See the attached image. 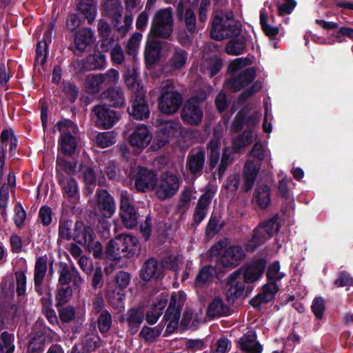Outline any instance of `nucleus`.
<instances>
[{"instance_id": "f257e3e1", "label": "nucleus", "mask_w": 353, "mask_h": 353, "mask_svg": "<svg viewBox=\"0 0 353 353\" xmlns=\"http://www.w3.org/2000/svg\"><path fill=\"white\" fill-rule=\"evenodd\" d=\"M251 64L250 59L241 57L233 60L228 66L230 73L239 74L228 79L225 82V87L233 92L245 88L240 96L241 100H245L261 88L260 82L256 81L252 84L256 76V70L253 67H249Z\"/></svg>"}, {"instance_id": "cd10ccee", "label": "nucleus", "mask_w": 353, "mask_h": 353, "mask_svg": "<svg viewBox=\"0 0 353 353\" xmlns=\"http://www.w3.org/2000/svg\"><path fill=\"white\" fill-rule=\"evenodd\" d=\"M256 334L254 331H248L239 341L241 349L248 353H261V345L256 341Z\"/></svg>"}, {"instance_id": "3c124183", "label": "nucleus", "mask_w": 353, "mask_h": 353, "mask_svg": "<svg viewBox=\"0 0 353 353\" xmlns=\"http://www.w3.org/2000/svg\"><path fill=\"white\" fill-rule=\"evenodd\" d=\"M76 165H73L71 162L67 161L63 158L58 157L57 160V170L59 176L60 174L68 175L75 172Z\"/></svg>"}, {"instance_id": "20e7f679", "label": "nucleus", "mask_w": 353, "mask_h": 353, "mask_svg": "<svg viewBox=\"0 0 353 353\" xmlns=\"http://www.w3.org/2000/svg\"><path fill=\"white\" fill-rule=\"evenodd\" d=\"M139 251L140 244L135 236L121 234L109 241L106 255L111 260H117L121 257H132L138 254Z\"/></svg>"}, {"instance_id": "1a4fd4ad", "label": "nucleus", "mask_w": 353, "mask_h": 353, "mask_svg": "<svg viewBox=\"0 0 353 353\" xmlns=\"http://www.w3.org/2000/svg\"><path fill=\"white\" fill-rule=\"evenodd\" d=\"M182 181L179 175L167 172L160 176L156 187V195L161 200L168 199L179 191Z\"/></svg>"}, {"instance_id": "338daca9", "label": "nucleus", "mask_w": 353, "mask_h": 353, "mask_svg": "<svg viewBox=\"0 0 353 353\" xmlns=\"http://www.w3.org/2000/svg\"><path fill=\"white\" fill-rule=\"evenodd\" d=\"M72 221H61L59 229V234L61 239L70 240L72 238Z\"/></svg>"}, {"instance_id": "ea45409f", "label": "nucleus", "mask_w": 353, "mask_h": 353, "mask_svg": "<svg viewBox=\"0 0 353 353\" xmlns=\"http://www.w3.org/2000/svg\"><path fill=\"white\" fill-rule=\"evenodd\" d=\"M254 199L261 208H266L270 203V188L266 185L258 186L255 190Z\"/></svg>"}, {"instance_id": "7ed1b4c3", "label": "nucleus", "mask_w": 353, "mask_h": 353, "mask_svg": "<svg viewBox=\"0 0 353 353\" xmlns=\"http://www.w3.org/2000/svg\"><path fill=\"white\" fill-rule=\"evenodd\" d=\"M248 156L257 159L259 162L253 159H248L244 165V185L243 188L245 191H248L252 188L257 174L261 169L262 161L265 162L268 169L273 167L270 150L260 142L254 145L252 150L248 153Z\"/></svg>"}, {"instance_id": "b1692460", "label": "nucleus", "mask_w": 353, "mask_h": 353, "mask_svg": "<svg viewBox=\"0 0 353 353\" xmlns=\"http://www.w3.org/2000/svg\"><path fill=\"white\" fill-rule=\"evenodd\" d=\"M188 61V53L182 49H176L169 62L164 66L163 70L165 74H171L175 70L183 68Z\"/></svg>"}, {"instance_id": "8fccbe9b", "label": "nucleus", "mask_w": 353, "mask_h": 353, "mask_svg": "<svg viewBox=\"0 0 353 353\" xmlns=\"http://www.w3.org/2000/svg\"><path fill=\"white\" fill-rule=\"evenodd\" d=\"M77 274L74 268L70 269L66 264L61 265L59 270V283L61 285H68L72 281V276Z\"/></svg>"}, {"instance_id": "72a5a7b5", "label": "nucleus", "mask_w": 353, "mask_h": 353, "mask_svg": "<svg viewBox=\"0 0 353 353\" xmlns=\"http://www.w3.org/2000/svg\"><path fill=\"white\" fill-rule=\"evenodd\" d=\"M106 59L104 54L97 52L88 56L83 62V68L85 70L101 69L105 67Z\"/></svg>"}, {"instance_id": "4be33fe9", "label": "nucleus", "mask_w": 353, "mask_h": 353, "mask_svg": "<svg viewBox=\"0 0 353 353\" xmlns=\"http://www.w3.org/2000/svg\"><path fill=\"white\" fill-rule=\"evenodd\" d=\"M128 113L137 119H147L150 114L148 105L145 100V94H138L133 100L132 106L128 108Z\"/></svg>"}, {"instance_id": "0eeeda50", "label": "nucleus", "mask_w": 353, "mask_h": 353, "mask_svg": "<svg viewBox=\"0 0 353 353\" xmlns=\"http://www.w3.org/2000/svg\"><path fill=\"white\" fill-rule=\"evenodd\" d=\"M186 299L183 292L179 291L172 294L169 306L164 315L166 321L165 332L173 333L178 327L181 314V308Z\"/></svg>"}, {"instance_id": "5701e85b", "label": "nucleus", "mask_w": 353, "mask_h": 353, "mask_svg": "<svg viewBox=\"0 0 353 353\" xmlns=\"http://www.w3.org/2000/svg\"><path fill=\"white\" fill-rule=\"evenodd\" d=\"M145 314L143 308H132L129 310L125 318L122 319L128 325V332L132 334L137 333L144 319Z\"/></svg>"}, {"instance_id": "e433bc0d", "label": "nucleus", "mask_w": 353, "mask_h": 353, "mask_svg": "<svg viewBox=\"0 0 353 353\" xmlns=\"http://www.w3.org/2000/svg\"><path fill=\"white\" fill-rule=\"evenodd\" d=\"M179 16L183 19L189 32H194L195 30L196 17L193 10L190 8H185L181 3L177 7Z\"/></svg>"}, {"instance_id": "39448f33", "label": "nucleus", "mask_w": 353, "mask_h": 353, "mask_svg": "<svg viewBox=\"0 0 353 353\" xmlns=\"http://www.w3.org/2000/svg\"><path fill=\"white\" fill-rule=\"evenodd\" d=\"M161 94L159 99L160 110L167 114L176 112L183 102L180 93L174 90L172 81L168 79L161 85Z\"/></svg>"}, {"instance_id": "4d7b16f0", "label": "nucleus", "mask_w": 353, "mask_h": 353, "mask_svg": "<svg viewBox=\"0 0 353 353\" xmlns=\"http://www.w3.org/2000/svg\"><path fill=\"white\" fill-rule=\"evenodd\" d=\"M216 273L215 269L212 266H206L201 269L196 278V283L203 284L212 279Z\"/></svg>"}, {"instance_id": "c85d7f7f", "label": "nucleus", "mask_w": 353, "mask_h": 353, "mask_svg": "<svg viewBox=\"0 0 353 353\" xmlns=\"http://www.w3.org/2000/svg\"><path fill=\"white\" fill-rule=\"evenodd\" d=\"M261 114L256 111L245 117L243 112H240L236 116L233 125L235 130H240L244 126L251 127L258 123Z\"/></svg>"}, {"instance_id": "6e6552de", "label": "nucleus", "mask_w": 353, "mask_h": 353, "mask_svg": "<svg viewBox=\"0 0 353 353\" xmlns=\"http://www.w3.org/2000/svg\"><path fill=\"white\" fill-rule=\"evenodd\" d=\"M173 31V19L170 8L158 10L152 21L150 34L154 37L168 38Z\"/></svg>"}, {"instance_id": "bf43d9fd", "label": "nucleus", "mask_w": 353, "mask_h": 353, "mask_svg": "<svg viewBox=\"0 0 353 353\" xmlns=\"http://www.w3.org/2000/svg\"><path fill=\"white\" fill-rule=\"evenodd\" d=\"M93 232L91 228L90 227H83V230L81 232H79L74 236V240L80 244H83L84 245L92 241Z\"/></svg>"}, {"instance_id": "13d9d810", "label": "nucleus", "mask_w": 353, "mask_h": 353, "mask_svg": "<svg viewBox=\"0 0 353 353\" xmlns=\"http://www.w3.org/2000/svg\"><path fill=\"white\" fill-rule=\"evenodd\" d=\"M83 180L87 185L86 194H89L93 192L94 186L95 185L96 177L93 170L90 168H87L83 173Z\"/></svg>"}, {"instance_id": "864d4df0", "label": "nucleus", "mask_w": 353, "mask_h": 353, "mask_svg": "<svg viewBox=\"0 0 353 353\" xmlns=\"http://www.w3.org/2000/svg\"><path fill=\"white\" fill-rule=\"evenodd\" d=\"M72 290L70 287L59 288L56 294L57 305H63L68 303L72 298Z\"/></svg>"}, {"instance_id": "2eb2a0df", "label": "nucleus", "mask_w": 353, "mask_h": 353, "mask_svg": "<svg viewBox=\"0 0 353 353\" xmlns=\"http://www.w3.org/2000/svg\"><path fill=\"white\" fill-rule=\"evenodd\" d=\"M97 117L96 124L103 129H110L119 120V114L105 104H99L94 108Z\"/></svg>"}, {"instance_id": "f3484780", "label": "nucleus", "mask_w": 353, "mask_h": 353, "mask_svg": "<svg viewBox=\"0 0 353 353\" xmlns=\"http://www.w3.org/2000/svg\"><path fill=\"white\" fill-rule=\"evenodd\" d=\"M237 270L232 273L228 279L227 296L229 301L243 296L246 292L247 283L244 277Z\"/></svg>"}, {"instance_id": "5fc2aeb1", "label": "nucleus", "mask_w": 353, "mask_h": 353, "mask_svg": "<svg viewBox=\"0 0 353 353\" xmlns=\"http://www.w3.org/2000/svg\"><path fill=\"white\" fill-rule=\"evenodd\" d=\"M281 267L278 261L274 262L268 268L267 277L270 282H274L283 279L285 274L280 271Z\"/></svg>"}, {"instance_id": "9d476101", "label": "nucleus", "mask_w": 353, "mask_h": 353, "mask_svg": "<svg viewBox=\"0 0 353 353\" xmlns=\"http://www.w3.org/2000/svg\"><path fill=\"white\" fill-rule=\"evenodd\" d=\"M253 141L252 134H239L234 140L233 148H225L223 152L221 162L218 168L219 177L221 178L225 173L228 166L234 159V153L248 145Z\"/></svg>"}, {"instance_id": "052dcab7", "label": "nucleus", "mask_w": 353, "mask_h": 353, "mask_svg": "<svg viewBox=\"0 0 353 353\" xmlns=\"http://www.w3.org/2000/svg\"><path fill=\"white\" fill-rule=\"evenodd\" d=\"M94 139L97 144L101 148L108 147L116 142L113 134H97Z\"/></svg>"}, {"instance_id": "49530a36", "label": "nucleus", "mask_w": 353, "mask_h": 353, "mask_svg": "<svg viewBox=\"0 0 353 353\" xmlns=\"http://www.w3.org/2000/svg\"><path fill=\"white\" fill-rule=\"evenodd\" d=\"M79 10L88 19L89 23H92L94 21L97 10L91 1H81L79 5Z\"/></svg>"}, {"instance_id": "423d86ee", "label": "nucleus", "mask_w": 353, "mask_h": 353, "mask_svg": "<svg viewBox=\"0 0 353 353\" xmlns=\"http://www.w3.org/2000/svg\"><path fill=\"white\" fill-rule=\"evenodd\" d=\"M227 245L226 241H220L211 248L212 255H220V261L224 267L234 268L245 256V252L239 245H233L225 249L223 254L221 251Z\"/></svg>"}, {"instance_id": "2f4dec72", "label": "nucleus", "mask_w": 353, "mask_h": 353, "mask_svg": "<svg viewBox=\"0 0 353 353\" xmlns=\"http://www.w3.org/2000/svg\"><path fill=\"white\" fill-rule=\"evenodd\" d=\"M124 81L128 88L132 92L136 94V96L141 94V93L143 95L145 94V92L143 87L138 80V72L136 69L133 68L132 70H128L125 74Z\"/></svg>"}, {"instance_id": "6ab92c4d", "label": "nucleus", "mask_w": 353, "mask_h": 353, "mask_svg": "<svg viewBox=\"0 0 353 353\" xmlns=\"http://www.w3.org/2000/svg\"><path fill=\"white\" fill-rule=\"evenodd\" d=\"M265 268L264 260H257L248 264H245L237 270L244 277L247 283L258 281L263 275Z\"/></svg>"}, {"instance_id": "4468645a", "label": "nucleus", "mask_w": 353, "mask_h": 353, "mask_svg": "<svg viewBox=\"0 0 353 353\" xmlns=\"http://www.w3.org/2000/svg\"><path fill=\"white\" fill-rule=\"evenodd\" d=\"M278 230L279 223L276 219H270L259 225L255 229L252 239L246 243L247 250L253 251L272 237Z\"/></svg>"}, {"instance_id": "f03ea898", "label": "nucleus", "mask_w": 353, "mask_h": 353, "mask_svg": "<svg viewBox=\"0 0 353 353\" xmlns=\"http://www.w3.org/2000/svg\"><path fill=\"white\" fill-rule=\"evenodd\" d=\"M240 28L237 22L230 14L225 17L215 16L212 23L210 36L215 40H222L236 36L225 47L226 52L231 55H238L243 52L245 48V39L239 36Z\"/></svg>"}, {"instance_id": "603ef678", "label": "nucleus", "mask_w": 353, "mask_h": 353, "mask_svg": "<svg viewBox=\"0 0 353 353\" xmlns=\"http://www.w3.org/2000/svg\"><path fill=\"white\" fill-rule=\"evenodd\" d=\"M45 344V337L42 334H38L32 337L28 344V352L32 353H41Z\"/></svg>"}, {"instance_id": "ddd939ff", "label": "nucleus", "mask_w": 353, "mask_h": 353, "mask_svg": "<svg viewBox=\"0 0 353 353\" xmlns=\"http://www.w3.org/2000/svg\"><path fill=\"white\" fill-rule=\"evenodd\" d=\"M179 258L170 257L164 260L163 264H159L154 259H148L141 270V276L145 281L158 278L162 272V267L176 270L179 267Z\"/></svg>"}, {"instance_id": "473e14b6", "label": "nucleus", "mask_w": 353, "mask_h": 353, "mask_svg": "<svg viewBox=\"0 0 353 353\" xmlns=\"http://www.w3.org/2000/svg\"><path fill=\"white\" fill-rule=\"evenodd\" d=\"M207 315L210 317L221 316L229 314V307L219 297L214 298L210 303Z\"/></svg>"}, {"instance_id": "9b49d317", "label": "nucleus", "mask_w": 353, "mask_h": 353, "mask_svg": "<svg viewBox=\"0 0 353 353\" xmlns=\"http://www.w3.org/2000/svg\"><path fill=\"white\" fill-rule=\"evenodd\" d=\"M105 9L108 15L112 18L114 27L123 34L130 29L133 21L131 15L122 17V6L119 0H108L105 3Z\"/></svg>"}, {"instance_id": "09e8293b", "label": "nucleus", "mask_w": 353, "mask_h": 353, "mask_svg": "<svg viewBox=\"0 0 353 353\" xmlns=\"http://www.w3.org/2000/svg\"><path fill=\"white\" fill-rule=\"evenodd\" d=\"M54 131L60 132H77L79 128L77 125L72 121L63 119L59 121L54 127Z\"/></svg>"}, {"instance_id": "a878e982", "label": "nucleus", "mask_w": 353, "mask_h": 353, "mask_svg": "<svg viewBox=\"0 0 353 353\" xmlns=\"http://www.w3.org/2000/svg\"><path fill=\"white\" fill-rule=\"evenodd\" d=\"M58 177L63 196L70 199H77L79 196V187L76 180L63 174H60Z\"/></svg>"}, {"instance_id": "bb28decb", "label": "nucleus", "mask_w": 353, "mask_h": 353, "mask_svg": "<svg viewBox=\"0 0 353 353\" xmlns=\"http://www.w3.org/2000/svg\"><path fill=\"white\" fill-rule=\"evenodd\" d=\"M278 286L274 282H269L263 286V291L251 300V304L258 307L262 303H266L274 299L278 291Z\"/></svg>"}, {"instance_id": "412c9836", "label": "nucleus", "mask_w": 353, "mask_h": 353, "mask_svg": "<svg viewBox=\"0 0 353 353\" xmlns=\"http://www.w3.org/2000/svg\"><path fill=\"white\" fill-rule=\"evenodd\" d=\"M99 212L104 217H111L116 210V205L112 197L105 190L97 192Z\"/></svg>"}, {"instance_id": "f704fd0d", "label": "nucleus", "mask_w": 353, "mask_h": 353, "mask_svg": "<svg viewBox=\"0 0 353 353\" xmlns=\"http://www.w3.org/2000/svg\"><path fill=\"white\" fill-rule=\"evenodd\" d=\"M93 42V33L90 29L85 28L78 31L75 37V45L78 50H83Z\"/></svg>"}, {"instance_id": "393cba45", "label": "nucleus", "mask_w": 353, "mask_h": 353, "mask_svg": "<svg viewBox=\"0 0 353 353\" xmlns=\"http://www.w3.org/2000/svg\"><path fill=\"white\" fill-rule=\"evenodd\" d=\"M205 163V152L203 150L190 152L188 156L186 166L190 173L195 176L203 173Z\"/></svg>"}, {"instance_id": "a19ab883", "label": "nucleus", "mask_w": 353, "mask_h": 353, "mask_svg": "<svg viewBox=\"0 0 353 353\" xmlns=\"http://www.w3.org/2000/svg\"><path fill=\"white\" fill-rule=\"evenodd\" d=\"M86 89L92 94L97 93L103 88L102 74H89L85 81Z\"/></svg>"}, {"instance_id": "c756f323", "label": "nucleus", "mask_w": 353, "mask_h": 353, "mask_svg": "<svg viewBox=\"0 0 353 353\" xmlns=\"http://www.w3.org/2000/svg\"><path fill=\"white\" fill-rule=\"evenodd\" d=\"M47 271V258L40 256L37 259L34 268V285L36 291L42 294L41 284Z\"/></svg>"}, {"instance_id": "a18cd8bd", "label": "nucleus", "mask_w": 353, "mask_h": 353, "mask_svg": "<svg viewBox=\"0 0 353 353\" xmlns=\"http://www.w3.org/2000/svg\"><path fill=\"white\" fill-rule=\"evenodd\" d=\"M151 139V134H131L129 137L130 145L138 150H141L146 147Z\"/></svg>"}, {"instance_id": "6e6d98bb", "label": "nucleus", "mask_w": 353, "mask_h": 353, "mask_svg": "<svg viewBox=\"0 0 353 353\" xmlns=\"http://www.w3.org/2000/svg\"><path fill=\"white\" fill-rule=\"evenodd\" d=\"M13 137V134H1V146L0 147V179L3 176V170L5 161L4 150L7 148L8 143L10 141V138Z\"/></svg>"}, {"instance_id": "c9c22d12", "label": "nucleus", "mask_w": 353, "mask_h": 353, "mask_svg": "<svg viewBox=\"0 0 353 353\" xmlns=\"http://www.w3.org/2000/svg\"><path fill=\"white\" fill-rule=\"evenodd\" d=\"M77 137L72 134H61L59 139V145L62 152L65 154H72L77 147Z\"/></svg>"}, {"instance_id": "79ce46f5", "label": "nucleus", "mask_w": 353, "mask_h": 353, "mask_svg": "<svg viewBox=\"0 0 353 353\" xmlns=\"http://www.w3.org/2000/svg\"><path fill=\"white\" fill-rule=\"evenodd\" d=\"M14 341V334L6 331L2 332L0 339V353H13L15 349Z\"/></svg>"}, {"instance_id": "680f3d73", "label": "nucleus", "mask_w": 353, "mask_h": 353, "mask_svg": "<svg viewBox=\"0 0 353 353\" xmlns=\"http://www.w3.org/2000/svg\"><path fill=\"white\" fill-rule=\"evenodd\" d=\"M112 325V317L107 311L103 312L98 319L99 329L102 332H107Z\"/></svg>"}, {"instance_id": "4c0bfd02", "label": "nucleus", "mask_w": 353, "mask_h": 353, "mask_svg": "<svg viewBox=\"0 0 353 353\" xmlns=\"http://www.w3.org/2000/svg\"><path fill=\"white\" fill-rule=\"evenodd\" d=\"M104 97L109 100L112 106L121 107L125 104L124 94L119 87L108 89L104 93Z\"/></svg>"}, {"instance_id": "aec40b11", "label": "nucleus", "mask_w": 353, "mask_h": 353, "mask_svg": "<svg viewBox=\"0 0 353 353\" xmlns=\"http://www.w3.org/2000/svg\"><path fill=\"white\" fill-rule=\"evenodd\" d=\"M157 184V176L147 168H140L135 180V187L139 192H146L154 190Z\"/></svg>"}, {"instance_id": "a211bd4d", "label": "nucleus", "mask_w": 353, "mask_h": 353, "mask_svg": "<svg viewBox=\"0 0 353 353\" xmlns=\"http://www.w3.org/2000/svg\"><path fill=\"white\" fill-rule=\"evenodd\" d=\"M181 117L190 125H198L202 121L203 113L195 98L190 99L185 104Z\"/></svg>"}, {"instance_id": "c03bdc74", "label": "nucleus", "mask_w": 353, "mask_h": 353, "mask_svg": "<svg viewBox=\"0 0 353 353\" xmlns=\"http://www.w3.org/2000/svg\"><path fill=\"white\" fill-rule=\"evenodd\" d=\"M221 67V61L217 57H213L210 60H205L202 63L201 69L204 73H208L210 77H213L219 72Z\"/></svg>"}, {"instance_id": "0e129e2a", "label": "nucleus", "mask_w": 353, "mask_h": 353, "mask_svg": "<svg viewBox=\"0 0 353 353\" xmlns=\"http://www.w3.org/2000/svg\"><path fill=\"white\" fill-rule=\"evenodd\" d=\"M142 34L139 32H136L132 35L127 45L128 54L132 56H135L137 54Z\"/></svg>"}, {"instance_id": "de8ad7c7", "label": "nucleus", "mask_w": 353, "mask_h": 353, "mask_svg": "<svg viewBox=\"0 0 353 353\" xmlns=\"http://www.w3.org/2000/svg\"><path fill=\"white\" fill-rule=\"evenodd\" d=\"M163 327L159 325L154 327L145 326L140 332V336L148 342L154 341L159 337L162 332Z\"/></svg>"}, {"instance_id": "f8f14e48", "label": "nucleus", "mask_w": 353, "mask_h": 353, "mask_svg": "<svg viewBox=\"0 0 353 353\" xmlns=\"http://www.w3.org/2000/svg\"><path fill=\"white\" fill-rule=\"evenodd\" d=\"M105 9L108 15L112 18L114 27L123 34L130 29L133 21L131 15L122 17V6L119 0H108L105 3Z\"/></svg>"}, {"instance_id": "dca6fc26", "label": "nucleus", "mask_w": 353, "mask_h": 353, "mask_svg": "<svg viewBox=\"0 0 353 353\" xmlns=\"http://www.w3.org/2000/svg\"><path fill=\"white\" fill-rule=\"evenodd\" d=\"M120 216L126 228H132L138 223V214L127 192L121 193Z\"/></svg>"}, {"instance_id": "69168bd1", "label": "nucleus", "mask_w": 353, "mask_h": 353, "mask_svg": "<svg viewBox=\"0 0 353 353\" xmlns=\"http://www.w3.org/2000/svg\"><path fill=\"white\" fill-rule=\"evenodd\" d=\"M119 74L117 70L110 69L106 73L102 74L104 87L116 84L119 80Z\"/></svg>"}, {"instance_id": "e2e57ef3", "label": "nucleus", "mask_w": 353, "mask_h": 353, "mask_svg": "<svg viewBox=\"0 0 353 353\" xmlns=\"http://www.w3.org/2000/svg\"><path fill=\"white\" fill-rule=\"evenodd\" d=\"M47 58V43L46 41H39L36 50V62L37 64L43 65Z\"/></svg>"}, {"instance_id": "774afa93", "label": "nucleus", "mask_w": 353, "mask_h": 353, "mask_svg": "<svg viewBox=\"0 0 353 353\" xmlns=\"http://www.w3.org/2000/svg\"><path fill=\"white\" fill-rule=\"evenodd\" d=\"M312 310L317 319H322L325 310V303L321 297H316L313 300Z\"/></svg>"}, {"instance_id": "37998d69", "label": "nucleus", "mask_w": 353, "mask_h": 353, "mask_svg": "<svg viewBox=\"0 0 353 353\" xmlns=\"http://www.w3.org/2000/svg\"><path fill=\"white\" fill-rule=\"evenodd\" d=\"M155 125L159 128L161 132H176L182 130L181 123L179 120H170L163 121L157 119Z\"/></svg>"}, {"instance_id": "58836bf2", "label": "nucleus", "mask_w": 353, "mask_h": 353, "mask_svg": "<svg viewBox=\"0 0 353 353\" xmlns=\"http://www.w3.org/2000/svg\"><path fill=\"white\" fill-rule=\"evenodd\" d=\"M160 57V44L157 41H148L145 50V61L149 64H153L159 59Z\"/></svg>"}, {"instance_id": "7c9ffc66", "label": "nucleus", "mask_w": 353, "mask_h": 353, "mask_svg": "<svg viewBox=\"0 0 353 353\" xmlns=\"http://www.w3.org/2000/svg\"><path fill=\"white\" fill-rule=\"evenodd\" d=\"M213 196V192H205L200 197L196 207L194 219L197 223H201L206 216L208 207L209 206Z\"/></svg>"}]
</instances>
